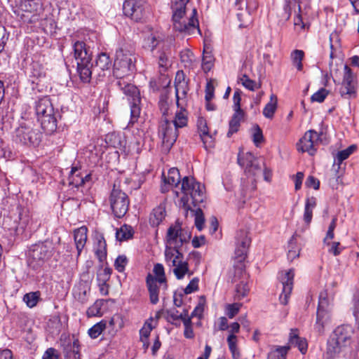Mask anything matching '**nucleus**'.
Wrapping results in <instances>:
<instances>
[{"label": "nucleus", "mask_w": 359, "mask_h": 359, "mask_svg": "<svg viewBox=\"0 0 359 359\" xmlns=\"http://www.w3.org/2000/svg\"><path fill=\"white\" fill-rule=\"evenodd\" d=\"M94 251L96 257L100 262H103L107 258V243L102 235H97L94 245Z\"/></svg>", "instance_id": "c756f323"}, {"label": "nucleus", "mask_w": 359, "mask_h": 359, "mask_svg": "<svg viewBox=\"0 0 359 359\" xmlns=\"http://www.w3.org/2000/svg\"><path fill=\"white\" fill-rule=\"evenodd\" d=\"M341 346L334 341L330 339L327 343L326 350L323 353V359H335L339 352Z\"/></svg>", "instance_id": "72a5a7b5"}, {"label": "nucleus", "mask_w": 359, "mask_h": 359, "mask_svg": "<svg viewBox=\"0 0 359 359\" xmlns=\"http://www.w3.org/2000/svg\"><path fill=\"white\" fill-rule=\"evenodd\" d=\"M91 176L90 174H86L85 176L81 175L77 167H72L69 176V186L72 189H76L77 196L79 197L83 194L82 187L90 182Z\"/></svg>", "instance_id": "412c9836"}, {"label": "nucleus", "mask_w": 359, "mask_h": 359, "mask_svg": "<svg viewBox=\"0 0 359 359\" xmlns=\"http://www.w3.org/2000/svg\"><path fill=\"white\" fill-rule=\"evenodd\" d=\"M252 142L256 147H259L264 142L262 130L258 125L254 126L252 133Z\"/></svg>", "instance_id": "3c124183"}, {"label": "nucleus", "mask_w": 359, "mask_h": 359, "mask_svg": "<svg viewBox=\"0 0 359 359\" xmlns=\"http://www.w3.org/2000/svg\"><path fill=\"white\" fill-rule=\"evenodd\" d=\"M87 234L88 228L86 226H82L74 231V240L78 257L81 255L86 244L88 237Z\"/></svg>", "instance_id": "bb28decb"}, {"label": "nucleus", "mask_w": 359, "mask_h": 359, "mask_svg": "<svg viewBox=\"0 0 359 359\" xmlns=\"http://www.w3.org/2000/svg\"><path fill=\"white\" fill-rule=\"evenodd\" d=\"M317 200L314 196L308 197L305 201L304 221L307 225L311 222L313 217V210L316 207Z\"/></svg>", "instance_id": "7c9ffc66"}, {"label": "nucleus", "mask_w": 359, "mask_h": 359, "mask_svg": "<svg viewBox=\"0 0 359 359\" xmlns=\"http://www.w3.org/2000/svg\"><path fill=\"white\" fill-rule=\"evenodd\" d=\"M238 162L242 167H245V172L248 175L255 177L262 170V168L251 153H247L243 157L238 156Z\"/></svg>", "instance_id": "b1692460"}, {"label": "nucleus", "mask_w": 359, "mask_h": 359, "mask_svg": "<svg viewBox=\"0 0 359 359\" xmlns=\"http://www.w3.org/2000/svg\"><path fill=\"white\" fill-rule=\"evenodd\" d=\"M251 239L245 232H241L240 237L237 238L236 245L244 248L243 250H248L250 245Z\"/></svg>", "instance_id": "5fc2aeb1"}, {"label": "nucleus", "mask_w": 359, "mask_h": 359, "mask_svg": "<svg viewBox=\"0 0 359 359\" xmlns=\"http://www.w3.org/2000/svg\"><path fill=\"white\" fill-rule=\"evenodd\" d=\"M200 137L203 143L204 147L206 149H208V148H211L214 146V139L212 136L210 134V132L204 135H201Z\"/></svg>", "instance_id": "69168bd1"}, {"label": "nucleus", "mask_w": 359, "mask_h": 359, "mask_svg": "<svg viewBox=\"0 0 359 359\" xmlns=\"http://www.w3.org/2000/svg\"><path fill=\"white\" fill-rule=\"evenodd\" d=\"M197 127H198V130L199 131V133H200V136L201 135H204L205 133H209V129H208V124H207V121L203 118V117H199L197 120Z\"/></svg>", "instance_id": "e2e57ef3"}, {"label": "nucleus", "mask_w": 359, "mask_h": 359, "mask_svg": "<svg viewBox=\"0 0 359 359\" xmlns=\"http://www.w3.org/2000/svg\"><path fill=\"white\" fill-rule=\"evenodd\" d=\"M167 318L168 320H172L173 321L180 320L182 318V316L184 314V311L180 313L176 309H171L166 311Z\"/></svg>", "instance_id": "338daca9"}, {"label": "nucleus", "mask_w": 359, "mask_h": 359, "mask_svg": "<svg viewBox=\"0 0 359 359\" xmlns=\"http://www.w3.org/2000/svg\"><path fill=\"white\" fill-rule=\"evenodd\" d=\"M330 302L327 297L326 291H323L320 293L318 306L316 314V322L314 325V329L320 334H323L325 326L330 320Z\"/></svg>", "instance_id": "9b49d317"}, {"label": "nucleus", "mask_w": 359, "mask_h": 359, "mask_svg": "<svg viewBox=\"0 0 359 359\" xmlns=\"http://www.w3.org/2000/svg\"><path fill=\"white\" fill-rule=\"evenodd\" d=\"M175 95L177 104L179 106V100L184 97L188 91V83L185 81V76L182 71H178L175 79Z\"/></svg>", "instance_id": "a878e982"}, {"label": "nucleus", "mask_w": 359, "mask_h": 359, "mask_svg": "<svg viewBox=\"0 0 359 359\" xmlns=\"http://www.w3.org/2000/svg\"><path fill=\"white\" fill-rule=\"evenodd\" d=\"M325 245L329 246L328 252L334 256L339 255L344 249V247L341 246L339 242H330Z\"/></svg>", "instance_id": "13d9d810"}, {"label": "nucleus", "mask_w": 359, "mask_h": 359, "mask_svg": "<svg viewBox=\"0 0 359 359\" xmlns=\"http://www.w3.org/2000/svg\"><path fill=\"white\" fill-rule=\"evenodd\" d=\"M278 108V97L272 93L270 95L269 102L265 105L263 109V115L265 118L272 119Z\"/></svg>", "instance_id": "2f4dec72"}, {"label": "nucleus", "mask_w": 359, "mask_h": 359, "mask_svg": "<svg viewBox=\"0 0 359 359\" xmlns=\"http://www.w3.org/2000/svg\"><path fill=\"white\" fill-rule=\"evenodd\" d=\"M304 57V52L302 50H294L290 54V58L294 66L298 71L303 69L302 60Z\"/></svg>", "instance_id": "a19ab883"}, {"label": "nucleus", "mask_w": 359, "mask_h": 359, "mask_svg": "<svg viewBox=\"0 0 359 359\" xmlns=\"http://www.w3.org/2000/svg\"><path fill=\"white\" fill-rule=\"evenodd\" d=\"M109 203L113 214L117 218L123 217L128 212L130 201L127 194L115 187L113 188Z\"/></svg>", "instance_id": "ddd939ff"}, {"label": "nucleus", "mask_w": 359, "mask_h": 359, "mask_svg": "<svg viewBox=\"0 0 359 359\" xmlns=\"http://www.w3.org/2000/svg\"><path fill=\"white\" fill-rule=\"evenodd\" d=\"M111 269L105 266H102L97 273V282H103V283H107V281L109 280L111 274Z\"/></svg>", "instance_id": "09e8293b"}, {"label": "nucleus", "mask_w": 359, "mask_h": 359, "mask_svg": "<svg viewBox=\"0 0 359 359\" xmlns=\"http://www.w3.org/2000/svg\"><path fill=\"white\" fill-rule=\"evenodd\" d=\"M35 111L38 121L44 132L51 133L57 128L56 114L48 97L39 98L35 102Z\"/></svg>", "instance_id": "0eeeda50"}, {"label": "nucleus", "mask_w": 359, "mask_h": 359, "mask_svg": "<svg viewBox=\"0 0 359 359\" xmlns=\"http://www.w3.org/2000/svg\"><path fill=\"white\" fill-rule=\"evenodd\" d=\"M240 279V283L236 285L234 299L236 300H241L246 297L250 291V287L248 284V274L244 269L243 266L238 267V271H235L233 281Z\"/></svg>", "instance_id": "aec40b11"}, {"label": "nucleus", "mask_w": 359, "mask_h": 359, "mask_svg": "<svg viewBox=\"0 0 359 359\" xmlns=\"http://www.w3.org/2000/svg\"><path fill=\"white\" fill-rule=\"evenodd\" d=\"M127 264V257L125 255H119L115 260L114 266L118 272H123Z\"/></svg>", "instance_id": "052dcab7"}, {"label": "nucleus", "mask_w": 359, "mask_h": 359, "mask_svg": "<svg viewBox=\"0 0 359 359\" xmlns=\"http://www.w3.org/2000/svg\"><path fill=\"white\" fill-rule=\"evenodd\" d=\"M106 142L109 147L119 148L122 146L121 137L116 133L108 134L106 137Z\"/></svg>", "instance_id": "603ef678"}, {"label": "nucleus", "mask_w": 359, "mask_h": 359, "mask_svg": "<svg viewBox=\"0 0 359 359\" xmlns=\"http://www.w3.org/2000/svg\"><path fill=\"white\" fill-rule=\"evenodd\" d=\"M178 129L186 127L188 123V113L184 108H180L175 112L174 118L170 121Z\"/></svg>", "instance_id": "f704fd0d"}, {"label": "nucleus", "mask_w": 359, "mask_h": 359, "mask_svg": "<svg viewBox=\"0 0 359 359\" xmlns=\"http://www.w3.org/2000/svg\"><path fill=\"white\" fill-rule=\"evenodd\" d=\"M241 96L238 91H235L233 95L234 112H244L241 108Z\"/></svg>", "instance_id": "0e129e2a"}, {"label": "nucleus", "mask_w": 359, "mask_h": 359, "mask_svg": "<svg viewBox=\"0 0 359 359\" xmlns=\"http://www.w3.org/2000/svg\"><path fill=\"white\" fill-rule=\"evenodd\" d=\"M199 279L194 278L184 288V292L186 294H191L198 290Z\"/></svg>", "instance_id": "680f3d73"}, {"label": "nucleus", "mask_w": 359, "mask_h": 359, "mask_svg": "<svg viewBox=\"0 0 359 359\" xmlns=\"http://www.w3.org/2000/svg\"><path fill=\"white\" fill-rule=\"evenodd\" d=\"M340 94L342 97L348 98H355L357 95L355 76L346 65L344 66Z\"/></svg>", "instance_id": "f3484780"}, {"label": "nucleus", "mask_w": 359, "mask_h": 359, "mask_svg": "<svg viewBox=\"0 0 359 359\" xmlns=\"http://www.w3.org/2000/svg\"><path fill=\"white\" fill-rule=\"evenodd\" d=\"M165 259L169 266L174 267L173 273L177 279L181 280L183 279L187 274L189 276L193 274L189 270L188 262L183 260V255L181 252H177V254L175 253L172 259H169L167 257H165Z\"/></svg>", "instance_id": "6ab92c4d"}, {"label": "nucleus", "mask_w": 359, "mask_h": 359, "mask_svg": "<svg viewBox=\"0 0 359 359\" xmlns=\"http://www.w3.org/2000/svg\"><path fill=\"white\" fill-rule=\"evenodd\" d=\"M320 135L314 130L306 131L297 144V150L302 152H308L310 155H314L317 151Z\"/></svg>", "instance_id": "dca6fc26"}, {"label": "nucleus", "mask_w": 359, "mask_h": 359, "mask_svg": "<svg viewBox=\"0 0 359 359\" xmlns=\"http://www.w3.org/2000/svg\"><path fill=\"white\" fill-rule=\"evenodd\" d=\"M39 298V292H32L25 294L23 297V301L25 302L28 307L33 308L36 306Z\"/></svg>", "instance_id": "de8ad7c7"}, {"label": "nucleus", "mask_w": 359, "mask_h": 359, "mask_svg": "<svg viewBox=\"0 0 359 359\" xmlns=\"http://www.w3.org/2000/svg\"><path fill=\"white\" fill-rule=\"evenodd\" d=\"M145 6V0H127L123 3V12L126 16L137 22L144 15Z\"/></svg>", "instance_id": "a211bd4d"}, {"label": "nucleus", "mask_w": 359, "mask_h": 359, "mask_svg": "<svg viewBox=\"0 0 359 359\" xmlns=\"http://www.w3.org/2000/svg\"><path fill=\"white\" fill-rule=\"evenodd\" d=\"M54 252V244L50 241L46 240L32 245L28 261L29 266L34 270L39 269L52 257Z\"/></svg>", "instance_id": "1a4fd4ad"}, {"label": "nucleus", "mask_w": 359, "mask_h": 359, "mask_svg": "<svg viewBox=\"0 0 359 359\" xmlns=\"http://www.w3.org/2000/svg\"><path fill=\"white\" fill-rule=\"evenodd\" d=\"M146 284L149 293V300L152 304H156L158 302V295L160 287L163 285L159 283L155 276L149 273L146 277Z\"/></svg>", "instance_id": "393cba45"}, {"label": "nucleus", "mask_w": 359, "mask_h": 359, "mask_svg": "<svg viewBox=\"0 0 359 359\" xmlns=\"http://www.w3.org/2000/svg\"><path fill=\"white\" fill-rule=\"evenodd\" d=\"M171 45V39L162 34L152 33L145 38L144 46L153 53L156 50L154 54L158 60V66L165 70L170 66L169 55Z\"/></svg>", "instance_id": "20e7f679"}, {"label": "nucleus", "mask_w": 359, "mask_h": 359, "mask_svg": "<svg viewBox=\"0 0 359 359\" xmlns=\"http://www.w3.org/2000/svg\"><path fill=\"white\" fill-rule=\"evenodd\" d=\"M166 216L165 203H161L153 209L149 217V223L152 226H158Z\"/></svg>", "instance_id": "c85d7f7f"}, {"label": "nucleus", "mask_w": 359, "mask_h": 359, "mask_svg": "<svg viewBox=\"0 0 359 359\" xmlns=\"http://www.w3.org/2000/svg\"><path fill=\"white\" fill-rule=\"evenodd\" d=\"M356 150V146L352 144L348 148L339 151L336 156L335 161L340 165L344 160L347 159Z\"/></svg>", "instance_id": "49530a36"}, {"label": "nucleus", "mask_w": 359, "mask_h": 359, "mask_svg": "<svg viewBox=\"0 0 359 359\" xmlns=\"http://www.w3.org/2000/svg\"><path fill=\"white\" fill-rule=\"evenodd\" d=\"M354 330L350 325H341L335 328L331 339L337 342L341 347L350 344Z\"/></svg>", "instance_id": "4be33fe9"}, {"label": "nucleus", "mask_w": 359, "mask_h": 359, "mask_svg": "<svg viewBox=\"0 0 359 359\" xmlns=\"http://www.w3.org/2000/svg\"><path fill=\"white\" fill-rule=\"evenodd\" d=\"M194 57V53L189 49H184L180 52V60L185 67L192 64Z\"/></svg>", "instance_id": "864d4df0"}, {"label": "nucleus", "mask_w": 359, "mask_h": 359, "mask_svg": "<svg viewBox=\"0 0 359 359\" xmlns=\"http://www.w3.org/2000/svg\"><path fill=\"white\" fill-rule=\"evenodd\" d=\"M29 76L32 79V82L35 83L36 81H39L46 76V71L41 64L33 62L30 65Z\"/></svg>", "instance_id": "473e14b6"}, {"label": "nucleus", "mask_w": 359, "mask_h": 359, "mask_svg": "<svg viewBox=\"0 0 359 359\" xmlns=\"http://www.w3.org/2000/svg\"><path fill=\"white\" fill-rule=\"evenodd\" d=\"M289 342L292 346L297 347L302 354H305L308 349V343L305 338L299 336L297 329H292L290 332Z\"/></svg>", "instance_id": "cd10ccee"}, {"label": "nucleus", "mask_w": 359, "mask_h": 359, "mask_svg": "<svg viewBox=\"0 0 359 359\" xmlns=\"http://www.w3.org/2000/svg\"><path fill=\"white\" fill-rule=\"evenodd\" d=\"M161 317V312L156 313L155 317H150L144 323L143 327L140 330V341L143 344V348L146 351L149 346V337L151 332L156 326L157 322Z\"/></svg>", "instance_id": "5701e85b"}, {"label": "nucleus", "mask_w": 359, "mask_h": 359, "mask_svg": "<svg viewBox=\"0 0 359 359\" xmlns=\"http://www.w3.org/2000/svg\"><path fill=\"white\" fill-rule=\"evenodd\" d=\"M241 306L242 304L241 303L226 304L225 306V313L229 318L232 319L238 313Z\"/></svg>", "instance_id": "8fccbe9b"}, {"label": "nucleus", "mask_w": 359, "mask_h": 359, "mask_svg": "<svg viewBox=\"0 0 359 359\" xmlns=\"http://www.w3.org/2000/svg\"><path fill=\"white\" fill-rule=\"evenodd\" d=\"M180 171L176 168H170L168 172V175L164 177L163 182H166L168 184L174 185L175 187L180 182Z\"/></svg>", "instance_id": "58836bf2"}, {"label": "nucleus", "mask_w": 359, "mask_h": 359, "mask_svg": "<svg viewBox=\"0 0 359 359\" xmlns=\"http://www.w3.org/2000/svg\"><path fill=\"white\" fill-rule=\"evenodd\" d=\"M130 77L117 78L116 86L127 97L130 107V120L128 125L133 126L138 119L141 108V97L139 89L131 83Z\"/></svg>", "instance_id": "39448f33"}, {"label": "nucleus", "mask_w": 359, "mask_h": 359, "mask_svg": "<svg viewBox=\"0 0 359 359\" xmlns=\"http://www.w3.org/2000/svg\"><path fill=\"white\" fill-rule=\"evenodd\" d=\"M205 306V297H201L199 303L195 307L194 311L191 313V317H198V318H201L203 316V313L204 311Z\"/></svg>", "instance_id": "bf43d9fd"}, {"label": "nucleus", "mask_w": 359, "mask_h": 359, "mask_svg": "<svg viewBox=\"0 0 359 359\" xmlns=\"http://www.w3.org/2000/svg\"><path fill=\"white\" fill-rule=\"evenodd\" d=\"M39 226L40 224L36 219H34L27 212H22L19 214L18 224L12 227H8V229L13 231L11 234L14 236H24L27 237L32 232L36 231Z\"/></svg>", "instance_id": "f8f14e48"}, {"label": "nucleus", "mask_w": 359, "mask_h": 359, "mask_svg": "<svg viewBox=\"0 0 359 359\" xmlns=\"http://www.w3.org/2000/svg\"><path fill=\"white\" fill-rule=\"evenodd\" d=\"M135 231L133 226L128 224H123L116 229V238L119 241L129 240L133 237Z\"/></svg>", "instance_id": "e433bc0d"}, {"label": "nucleus", "mask_w": 359, "mask_h": 359, "mask_svg": "<svg viewBox=\"0 0 359 359\" xmlns=\"http://www.w3.org/2000/svg\"><path fill=\"white\" fill-rule=\"evenodd\" d=\"M191 237V233L188 230L182 229L179 223L170 226L166 235L165 257L169 259H172L173 255L180 252V248L184 244L189 242Z\"/></svg>", "instance_id": "423d86ee"}, {"label": "nucleus", "mask_w": 359, "mask_h": 359, "mask_svg": "<svg viewBox=\"0 0 359 359\" xmlns=\"http://www.w3.org/2000/svg\"><path fill=\"white\" fill-rule=\"evenodd\" d=\"M135 56L134 52L125 48H120L116 51V59L113 73L117 78L132 76L135 70Z\"/></svg>", "instance_id": "6e6552de"}, {"label": "nucleus", "mask_w": 359, "mask_h": 359, "mask_svg": "<svg viewBox=\"0 0 359 359\" xmlns=\"http://www.w3.org/2000/svg\"><path fill=\"white\" fill-rule=\"evenodd\" d=\"M240 82L247 89L255 90L257 88V83L244 74L240 78Z\"/></svg>", "instance_id": "6e6d98bb"}, {"label": "nucleus", "mask_w": 359, "mask_h": 359, "mask_svg": "<svg viewBox=\"0 0 359 359\" xmlns=\"http://www.w3.org/2000/svg\"><path fill=\"white\" fill-rule=\"evenodd\" d=\"M244 112H234L229 124V131L227 137H231L234 133H237L240 128L241 122L243 119Z\"/></svg>", "instance_id": "c9c22d12"}, {"label": "nucleus", "mask_w": 359, "mask_h": 359, "mask_svg": "<svg viewBox=\"0 0 359 359\" xmlns=\"http://www.w3.org/2000/svg\"><path fill=\"white\" fill-rule=\"evenodd\" d=\"M244 248L236 245L235 250V259L237 262V264L234 266L235 271H238V267L243 266L245 268L244 262L247 257L248 250H243Z\"/></svg>", "instance_id": "37998d69"}, {"label": "nucleus", "mask_w": 359, "mask_h": 359, "mask_svg": "<svg viewBox=\"0 0 359 359\" xmlns=\"http://www.w3.org/2000/svg\"><path fill=\"white\" fill-rule=\"evenodd\" d=\"M178 130L167 119L161 122L159 127V135L162 138L163 146L166 150H170L176 142L179 135Z\"/></svg>", "instance_id": "2eb2a0df"}, {"label": "nucleus", "mask_w": 359, "mask_h": 359, "mask_svg": "<svg viewBox=\"0 0 359 359\" xmlns=\"http://www.w3.org/2000/svg\"><path fill=\"white\" fill-rule=\"evenodd\" d=\"M180 208H182L187 215L190 210L195 217V225L198 231L203 229L205 218L202 210L198 208L193 210L191 205L196 207L203 203L205 198V187L196 181L194 177H184L182 180L180 191H173Z\"/></svg>", "instance_id": "f257e3e1"}, {"label": "nucleus", "mask_w": 359, "mask_h": 359, "mask_svg": "<svg viewBox=\"0 0 359 359\" xmlns=\"http://www.w3.org/2000/svg\"><path fill=\"white\" fill-rule=\"evenodd\" d=\"M294 272L293 269L281 271L278 273V278L282 285V292L279 296L281 304L287 305L293 289Z\"/></svg>", "instance_id": "4468645a"}, {"label": "nucleus", "mask_w": 359, "mask_h": 359, "mask_svg": "<svg viewBox=\"0 0 359 359\" xmlns=\"http://www.w3.org/2000/svg\"><path fill=\"white\" fill-rule=\"evenodd\" d=\"M154 273L156 277V280L159 283L163 285V290H166L168 287L166 277L165 275L164 267L161 264H156L153 269Z\"/></svg>", "instance_id": "ea45409f"}, {"label": "nucleus", "mask_w": 359, "mask_h": 359, "mask_svg": "<svg viewBox=\"0 0 359 359\" xmlns=\"http://www.w3.org/2000/svg\"><path fill=\"white\" fill-rule=\"evenodd\" d=\"M189 1V0H171L173 29L184 35H191L196 32L201 34L196 9H193L189 17L186 16L187 4Z\"/></svg>", "instance_id": "7ed1b4c3"}, {"label": "nucleus", "mask_w": 359, "mask_h": 359, "mask_svg": "<svg viewBox=\"0 0 359 359\" xmlns=\"http://www.w3.org/2000/svg\"><path fill=\"white\" fill-rule=\"evenodd\" d=\"M107 327V321L105 320H102L99 323L95 324L93 327H91L88 333L90 338L96 339L97 338L102 332L106 329Z\"/></svg>", "instance_id": "79ce46f5"}, {"label": "nucleus", "mask_w": 359, "mask_h": 359, "mask_svg": "<svg viewBox=\"0 0 359 359\" xmlns=\"http://www.w3.org/2000/svg\"><path fill=\"white\" fill-rule=\"evenodd\" d=\"M328 95V91L321 88L317 92H316L311 97L312 102H323Z\"/></svg>", "instance_id": "4d7b16f0"}, {"label": "nucleus", "mask_w": 359, "mask_h": 359, "mask_svg": "<svg viewBox=\"0 0 359 359\" xmlns=\"http://www.w3.org/2000/svg\"><path fill=\"white\" fill-rule=\"evenodd\" d=\"M288 350L287 346H279L269 353L267 359H286Z\"/></svg>", "instance_id": "a18cd8bd"}, {"label": "nucleus", "mask_w": 359, "mask_h": 359, "mask_svg": "<svg viewBox=\"0 0 359 359\" xmlns=\"http://www.w3.org/2000/svg\"><path fill=\"white\" fill-rule=\"evenodd\" d=\"M300 249L297 245L296 235H293L288 242L287 259L290 262L299 257Z\"/></svg>", "instance_id": "4c0bfd02"}, {"label": "nucleus", "mask_w": 359, "mask_h": 359, "mask_svg": "<svg viewBox=\"0 0 359 359\" xmlns=\"http://www.w3.org/2000/svg\"><path fill=\"white\" fill-rule=\"evenodd\" d=\"M104 304V300L97 299L95 303L90 306L87 310V316L88 317L102 316V313L101 311L102 307Z\"/></svg>", "instance_id": "c03bdc74"}, {"label": "nucleus", "mask_w": 359, "mask_h": 359, "mask_svg": "<svg viewBox=\"0 0 359 359\" xmlns=\"http://www.w3.org/2000/svg\"><path fill=\"white\" fill-rule=\"evenodd\" d=\"M58 351L54 348H48L43 353L42 359H59Z\"/></svg>", "instance_id": "774afa93"}, {"label": "nucleus", "mask_w": 359, "mask_h": 359, "mask_svg": "<svg viewBox=\"0 0 359 359\" xmlns=\"http://www.w3.org/2000/svg\"><path fill=\"white\" fill-rule=\"evenodd\" d=\"M72 46L74 57L77 64V73L83 82H90L92 71L97 72L100 75H101V72H102V75L104 76V72L110 69L111 61L107 53H100L95 60V65L93 66L91 64V52L84 41L73 40Z\"/></svg>", "instance_id": "f03ea898"}, {"label": "nucleus", "mask_w": 359, "mask_h": 359, "mask_svg": "<svg viewBox=\"0 0 359 359\" xmlns=\"http://www.w3.org/2000/svg\"><path fill=\"white\" fill-rule=\"evenodd\" d=\"M15 142L27 146H37L41 140V133L32 121H22L15 130Z\"/></svg>", "instance_id": "9d476101"}]
</instances>
